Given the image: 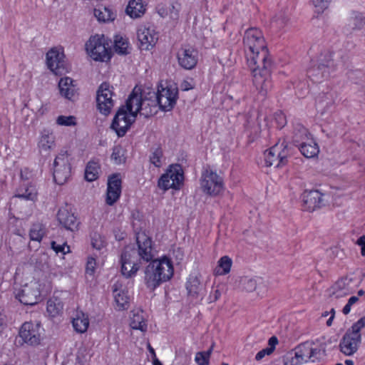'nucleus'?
Returning a JSON list of instances; mask_svg holds the SVG:
<instances>
[{
  "label": "nucleus",
  "mask_w": 365,
  "mask_h": 365,
  "mask_svg": "<svg viewBox=\"0 0 365 365\" xmlns=\"http://www.w3.org/2000/svg\"><path fill=\"white\" fill-rule=\"evenodd\" d=\"M243 43L253 85L261 95L265 96L272 88L273 62L262 31L257 28L247 29Z\"/></svg>",
  "instance_id": "f257e3e1"
},
{
  "label": "nucleus",
  "mask_w": 365,
  "mask_h": 365,
  "mask_svg": "<svg viewBox=\"0 0 365 365\" xmlns=\"http://www.w3.org/2000/svg\"><path fill=\"white\" fill-rule=\"evenodd\" d=\"M173 262L169 257L163 255L152 259L145 267L144 282L147 288L154 291L163 283L170 281L174 275Z\"/></svg>",
  "instance_id": "f03ea898"
},
{
  "label": "nucleus",
  "mask_w": 365,
  "mask_h": 365,
  "mask_svg": "<svg viewBox=\"0 0 365 365\" xmlns=\"http://www.w3.org/2000/svg\"><path fill=\"white\" fill-rule=\"evenodd\" d=\"M337 66L332 58V53L327 50L321 53L316 58H312L310 65L307 68V76L314 83H320L327 78L330 74V70Z\"/></svg>",
  "instance_id": "7ed1b4c3"
},
{
  "label": "nucleus",
  "mask_w": 365,
  "mask_h": 365,
  "mask_svg": "<svg viewBox=\"0 0 365 365\" xmlns=\"http://www.w3.org/2000/svg\"><path fill=\"white\" fill-rule=\"evenodd\" d=\"M292 140L305 158H312L318 155L319 153L318 144L309 130L299 123L294 125Z\"/></svg>",
  "instance_id": "20e7f679"
},
{
  "label": "nucleus",
  "mask_w": 365,
  "mask_h": 365,
  "mask_svg": "<svg viewBox=\"0 0 365 365\" xmlns=\"http://www.w3.org/2000/svg\"><path fill=\"white\" fill-rule=\"evenodd\" d=\"M133 101V97H128L125 105L118 108L113 119L110 127L118 137H123L135 121L137 115L132 105Z\"/></svg>",
  "instance_id": "39448f33"
},
{
  "label": "nucleus",
  "mask_w": 365,
  "mask_h": 365,
  "mask_svg": "<svg viewBox=\"0 0 365 365\" xmlns=\"http://www.w3.org/2000/svg\"><path fill=\"white\" fill-rule=\"evenodd\" d=\"M289 155L288 142L284 138H279L274 145L264 152L265 166L275 168L284 166L288 163Z\"/></svg>",
  "instance_id": "423d86ee"
},
{
  "label": "nucleus",
  "mask_w": 365,
  "mask_h": 365,
  "mask_svg": "<svg viewBox=\"0 0 365 365\" xmlns=\"http://www.w3.org/2000/svg\"><path fill=\"white\" fill-rule=\"evenodd\" d=\"M200 183L202 191L211 197L220 195L225 190L223 178L210 168L202 172Z\"/></svg>",
  "instance_id": "0eeeda50"
},
{
  "label": "nucleus",
  "mask_w": 365,
  "mask_h": 365,
  "mask_svg": "<svg viewBox=\"0 0 365 365\" xmlns=\"http://www.w3.org/2000/svg\"><path fill=\"white\" fill-rule=\"evenodd\" d=\"M87 52L96 61H108L112 57L109 43L104 35H95L91 36L86 44Z\"/></svg>",
  "instance_id": "6e6552de"
},
{
  "label": "nucleus",
  "mask_w": 365,
  "mask_h": 365,
  "mask_svg": "<svg viewBox=\"0 0 365 365\" xmlns=\"http://www.w3.org/2000/svg\"><path fill=\"white\" fill-rule=\"evenodd\" d=\"M184 172L180 164H172L168 166L165 173L158 180V187L166 191L169 189L179 190L183 185Z\"/></svg>",
  "instance_id": "1a4fd4ad"
},
{
  "label": "nucleus",
  "mask_w": 365,
  "mask_h": 365,
  "mask_svg": "<svg viewBox=\"0 0 365 365\" xmlns=\"http://www.w3.org/2000/svg\"><path fill=\"white\" fill-rule=\"evenodd\" d=\"M48 292L38 281H32L23 286L15 294V297L21 304L33 306L38 304L41 300V297Z\"/></svg>",
  "instance_id": "9d476101"
},
{
  "label": "nucleus",
  "mask_w": 365,
  "mask_h": 365,
  "mask_svg": "<svg viewBox=\"0 0 365 365\" xmlns=\"http://www.w3.org/2000/svg\"><path fill=\"white\" fill-rule=\"evenodd\" d=\"M68 157L67 151H61L54 160L53 177L58 185H63L70 178L71 167Z\"/></svg>",
  "instance_id": "9b49d317"
},
{
  "label": "nucleus",
  "mask_w": 365,
  "mask_h": 365,
  "mask_svg": "<svg viewBox=\"0 0 365 365\" xmlns=\"http://www.w3.org/2000/svg\"><path fill=\"white\" fill-rule=\"evenodd\" d=\"M128 97H133L134 110L138 115H143L145 118H149L154 115L157 113V108L158 106L156 100H151L150 98H143L141 92L136 91L135 88Z\"/></svg>",
  "instance_id": "f8f14e48"
},
{
  "label": "nucleus",
  "mask_w": 365,
  "mask_h": 365,
  "mask_svg": "<svg viewBox=\"0 0 365 365\" xmlns=\"http://www.w3.org/2000/svg\"><path fill=\"white\" fill-rule=\"evenodd\" d=\"M41 328V324L39 322H25L19 328V336L27 345L37 346L42 339Z\"/></svg>",
  "instance_id": "ddd939ff"
},
{
  "label": "nucleus",
  "mask_w": 365,
  "mask_h": 365,
  "mask_svg": "<svg viewBox=\"0 0 365 365\" xmlns=\"http://www.w3.org/2000/svg\"><path fill=\"white\" fill-rule=\"evenodd\" d=\"M178 98V89L176 86H158L156 93V101L159 108L163 111L171 110Z\"/></svg>",
  "instance_id": "4468645a"
},
{
  "label": "nucleus",
  "mask_w": 365,
  "mask_h": 365,
  "mask_svg": "<svg viewBox=\"0 0 365 365\" xmlns=\"http://www.w3.org/2000/svg\"><path fill=\"white\" fill-rule=\"evenodd\" d=\"M136 243L138 245L136 255L140 262L149 263L155 258V247L152 238L145 232H139L136 234Z\"/></svg>",
  "instance_id": "2eb2a0df"
},
{
  "label": "nucleus",
  "mask_w": 365,
  "mask_h": 365,
  "mask_svg": "<svg viewBox=\"0 0 365 365\" xmlns=\"http://www.w3.org/2000/svg\"><path fill=\"white\" fill-rule=\"evenodd\" d=\"M121 273L126 278L135 276L139 270L141 262L136 255V251L125 248L120 256Z\"/></svg>",
  "instance_id": "dca6fc26"
},
{
  "label": "nucleus",
  "mask_w": 365,
  "mask_h": 365,
  "mask_svg": "<svg viewBox=\"0 0 365 365\" xmlns=\"http://www.w3.org/2000/svg\"><path fill=\"white\" fill-rule=\"evenodd\" d=\"M137 38L140 43V48L144 51H150L156 45L159 34L153 26L143 24L137 29Z\"/></svg>",
  "instance_id": "f3484780"
},
{
  "label": "nucleus",
  "mask_w": 365,
  "mask_h": 365,
  "mask_svg": "<svg viewBox=\"0 0 365 365\" xmlns=\"http://www.w3.org/2000/svg\"><path fill=\"white\" fill-rule=\"evenodd\" d=\"M113 95V87L109 83L103 82L101 84L96 96L97 108L100 113L105 115L110 113L114 106Z\"/></svg>",
  "instance_id": "a211bd4d"
},
{
  "label": "nucleus",
  "mask_w": 365,
  "mask_h": 365,
  "mask_svg": "<svg viewBox=\"0 0 365 365\" xmlns=\"http://www.w3.org/2000/svg\"><path fill=\"white\" fill-rule=\"evenodd\" d=\"M48 68L56 76H61L68 72L67 63L63 51L53 48L46 53Z\"/></svg>",
  "instance_id": "6ab92c4d"
},
{
  "label": "nucleus",
  "mask_w": 365,
  "mask_h": 365,
  "mask_svg": "<svg viewBox=\"0 0 365 365\" xmlns=\"http://www.w3.org/2000/svg\"><path fill=\"white\" fill-rule=\"evenodd\" d=\"M176 57L180 67L185 70H192L197 64L199 52L196 48L185 45L178 49Z\"/></svg>",
  "instance_id": "aec40b11"
},
{
  "label": "nucleus",
  "mask_w": 365,
  "mask_h": 365,
  "mask_svg": "<svg viewBox=\"0 0 365 365\" xmlns=\"http://www.w3.org/2000/svg\"><path fill=\"white\" fill-rule=\"evenodd\" d=\"M361 343V334H357L349 328L339 342V350L346 356L354 354Z\"/></svg>",
  "instance_id": "412c9836"
},
{
  "label": "nucleus",
  "mask_w": 365,
  "mask_h": 365,
  "mask_svg": "<svg viewBox=\"0 0 365 365\" xmlns=\"http://www.w3.org/2000/svg\"><path fill=\"white\" fill-rule=\"evenodd\" d=\"M122 180L120 173H114L108 177L106 194V203L113 205L121 195Z\"/></svg>",
  "instance_id": "4be33fe9"
},
{
  "label": "nucleus",
  "mask_w": 365,
  "mask_h": 365,
  "mask_svg": "<svg viewBox=\"0 0 365 365\" xmlns=\"http://www.w3.org/2000/svg\"><path fill=\"white\" fill-rule=\"evenodd\" d=\"M58 222L66 230L75 231L78 230V224L77 217L71 211V208L66 205L61 207L56 215Z\"/></svg>",
  "instance_id": "5701e85b"
},
{
  "label": "nucleus",
  "mask_w": 365,
  "mask_h": 365,
  "mask_svg": "<svg viewBox=\"0 0 365 365\" xmlns=\"http://www.w3.org/2000/svg\"><path fill=\"white\" fill-rule=\"evenodd\" d=\"M323 194L317 190H305L302 194V202L305 210L314 211L321 207Z\"/></svg>",
  "instance_id": "b1692460"
},
{
  "label": "nucleus",
  "mask_w": 365,
  "mask_h": 365,
  "mask_svg": "<svg viewBox=\"0 0 365 365\" xmlns=\"http://www.w3.org/2000/svg\"><path fill=\"white\" fill-rule=\"evenodd\" d=\"M61 96L72 101L78 95V87L76 81L69 77L60 79L58 84Z\"/></svg>",
  "instance_id": "393cba45"
},
{
  "label": "nucleus",
  "mask_w": 365,
  "mask_h": 365,
  "mask_svg": "<svg viewBox=\"0 0 365 365\" xmlns=\"http://www.w3.org/2000/svg\"><path fill=\"white\" fill-rule=\"evenodd\" d=\"M114 300L116 304V309L126 310L129 307L130 297L126 289H120L118 284L115 283L113 288Z\"/></svg>",
  "instance_id": "a878e982"
},
{
  "label": "nucleus",
  "mask_w": 365,
  "mask_h": 365,
  "mask_svg": "<svg viewBox=\"0 0 365 365\" xmlns=\"http://www.w3.org/2000/svg\"><path fill=\"white\" fill-rule=\"evenodd\" d=\"M147 4L143 0H130L126 13L133 19L141 17L146 11Z\"/></svg>",
  "instance_id": "bb28decb"
},
{
  "label": "nucleus",
  "mask_w": 365,
  "mask_h": 365,
  "mask_svg": "<svg viewBox=\"0 0 365 365\" xmlns=\"http://www.w3.org/2000/svg\"><path fill=\"white\" fill-rule=\"evenodd\" d=\"M54 146L55 136L49 130H43L38 142V148L40 152H49Z\"/></svg>",
  "instance_id": "cd10ccee"
},
{
  "label": "nucleus",
  "mask_w": 365,
  "mask_h": 365,
  "mask_svg": "<svg viewBox=\"0 0 365 365\" xmlns=\"http://www.w3.org/2000/svg\"><path fill=\"white\" fill-rule=\"evenodd\" d=\"M38 192L35 185L31 184L20 186L17 190L14 197L35 202L37 200Z\"/></svg>",
  "instance_id": "c85d7f7f"
},
{
  "label": "nucleus",
  "mask_w": 365,
  "mask_h": 365,
  "mask_svg": "<svg viewBox=\"0 0 365 365\" xmlns=\"http://www.w3.org/2000/svg\"><path fill=\"white\" fill-rule=\"evenodd\" d=\"M267 125L277 129L283 128L287 123V117L282 110H277L264 118Z\"/></svg>",
  "instance_id": "c756f323"
},
{
  "label": "nucleus",
  "mask_w": 365,
  "mask_h": 365,
  "mask_svg": "<svg viewBox=\"0 0 365 365\" xmlns=\"http://www.w3.org/2000/svg\"><path fill=\"white\" fill-rule=\"evenodd\" d=\"M130 327L133 329L140 330L142 332L147 331L148 325L142 310L133 312L130 319Z\"/></svg>",
  "instance_id": "7c9ffc66"
},
{
  "label": "nucleus",
  "mask_w": 365,
  "mask_h": 365,
  "mask_svg": "<svg viewBox=\"0 0 365 365\" xmlns=\"http://www.w3.org/2000/svg\"><path fill=\"white\" fill-rule=\"evenodd\" d=\"M63 304L61 299L57 297H52L47 301L46 312L51 318L59 316L63 311Z\"/></svg>",
  "instance_id": "2f4dec72"
},
{
  "label": "nucleus",
  "mask_w": 365,
  "mask_h": 365,
  "mask_svg": "<svg viewBox=\"0 0 365 365\" xmlns=\"http://www.w3.org/2000/svg\"><path fill=\"white\" fill-rule=\"evenodd\" d=\"M185 287L189 296L197 298L202 289L200 279L195 275L190 274L187 279Z\"/></svg>",
  "instance_id": "473e14b6"
},
{
  "label": "nucleus",
  "mask_w": 365,
  "mask_h": 365,
  "mask_svg": "<svg viewBox=\"0 0 365 365\" xmlns=\"http://www.w3.org/2000/svg\"><path fill=\"white\" fill-rule=\"evenodd\" d=\"M72 324L75 331L78 333H85L89 327L88 316L83 312L78 313L73 319Z\"/></svg>",
  "instance_id": "72a5a7b5"
},
{
  "label": "nucleus",
  "mask_w": 365,
  "mask_h": 365,
  "mask_svg": "<svg viewBox=\"0 0 365 365\" xmlns=\"http://www.w3.org/2000/svg\"><path fill=\"white\" fill-rule=\"evenodd\" d=\"M232 260L229 256H223L220 258L217 264L214 269V274L217 276L225 275L230 272Z\"/></svg>",
  "instance_id": "f704fd0d"
},
{
  "label": "nucleus",
  "mask_w": 365,
  "mask_h": 365,
  "mask_svg": "<svg viewBox=\"0 0 365 365\" xmlns=\"http://www.w3.org/2000/svg\"><path fill=\"white\" fill-rule=\"evenodd\" d=\"M29 235L31 240L40 242L46 235V227L41 222L33 223Z\"/></svg>",
  "instance_id": "c9c22d12"
},
{
  "label": "nucleus",
  "mask_w": 365,
  "mask_h": 365,
  "mask_svg": "<svg viewBox=\"0 0 365 365\" xmlns=\"http://www.w3.org/2000/svg\"><path fill=\"white\" fill-rule=\"evenodd\" d=\"M101 165L98 162L94 160L89 161L85 169V179L88 182L97 180L99 177Z\"/></svg>",
  "instance_id": "e433bc0d"
},
{
  "label": "nucleus",
  "mask_w": 365,
  "mask_h": 365,
  "mask_svg": "<svg viewBox=\"0 0 365 365\" xmlns=\"http://www.w3.org/2000/svg\"><path fill=\"white\" fill-rule=\"evenodd\" d=\"M365 24V19L361 13L353 11L351 16L349 19L346 33H349V29L358 30L361 29Z\"/></svg>",
  "instance_id": "4c0bfd02"
},
{
  "label": "nucleus",
  "mask_w": 365,
  "mask_h": 365,
  "mask_svg": "<svg viewBox=\"0 0 365 365\" xmlns=\"http://www.w3.org/2000/svg\"><path fill=\"white\" fill-rule=\"evenodd\" d=\"M278 339L275 336H272L268 340V346L262 349L255 355L257 361L262 360L265 356L271 355L275 350L276 346L278 344Z\"/></svg>",
  "instance_id": "58836bf2"
},
{
  "label": "nucleus",
  "mask_w": 365,
  "mask_h": 365,
  "mask_svg": "<svg viewBox=\"0 0 365 365\" xmlns=\"http://www.w3.org/2000/svg\"><path fill=\"white\" fill-rule=\"evenodd\" d=\"M295 352L297 354V357L304 363L310 361L312 356L311 344L306 342L299 345L295 349Z\"/></svg>",
  "instance_id": "ea45409f"
},
{
  "label": "nucleus",
  "mask_w": 365,
  "mask_h": 365,
  "mask_svg": "<svg viewBox=\"0 0 365 365\" xmlns=\"http://www.w3.org/2000/svg\"><path fill=\"white\" fill-rule=\"evenodd\" d=\"M94 15L99 21L106 22L114 19L113 13L105 6H100L94 9Z\"/></svg>",
  "instance_id": "a19ab883"
},
{
  "label": "nucleus",
  "mask_w": 365,
  "mask_h": 365,
  "mask_svg": "<svg viewBox=\"0 0 365 365\" xmlns=\"http://www.w3.org/2000/svg\"><path fill=\"white\" fill-rule=\"evenodd\" d=\"M128 40L120 35H116L114 40V48L116 53L120 54L128 53Z\"/></svg>",
  "instance_id": "79ce46f5"
},
{
  "label": "nucleus",
  "mask_w": 365,
  "mask_h": 365,
  "mask_svg": "<svg viewBox=\"0 0 365 365\" xmlns=\"http://www.w3.org/2000/svg\"><path fill=\"white\" fill-rule=\"evenodd\" d=\"M91 242L93 248L101 250L106 246L105 237L97 232H91L90 235Z\"/></svg>",
  "instance_id": "37998d69"
},
{
  "label": "nucleus",
  "mask_w": 365,
  "mask_h": 365,
  "mask_svg": "<svg viewBox=\"0 0 365 365\" xmlns=\"http://www.w3.org/2000/svg\"><path fill=\"white\" fill-rule=\"evenodd\" d=\"M212 347L206 351H198L195 356V361L198 365H209Z\"/></svg>",
  "instance_id": "c03bdc74"
},
{
  "label": "nucleus",
  "mask_w": 365,
  "mask_h": 365,
  "mask_svg": "<svg viewBox=\"0 0 365 365\" xmlns=\"http://www.w3.org/2000/svg\"><path fill=\"white\" fill-rule=\"evenodd\" d=\"M163 157V150L158 147L151 153L150 155V162L157 168L162 165V158Z\"/></svg>",
  "instance_id": "a18cd8bd"
},
{
  "label": "nucleus",
  "mask_w": 365,
  "mask_h": 365,
  "mask_svg": "<svg viewBox=\"0 0 365 365\" xmlns=\"http://www.w3.org/2000/svg\"><path fill=\"white\" fill-rule=\"evenodd\" d=\"M331 0H311L314 12L318 15L322 14L329 7Z\"/></svg>",
  "instance_id": "49530a36"
},
{
  "label": "nucleus",
  "mask_w": 365,
  "mask_h": 365,
  "mask_svg": "<svg viewBox=\"0 0 365 365\" xmlns=\"http://www.w3.org/2000/svg\"><path fill=\"white\" fill-rule=\"evenodd\" d=\"M56 123L58 125L72 126L76 125V118L73 115H59L56 118Z\"/></svg>",
  "instance_id": "de8ad7c7"
},
{
  "label": "nucleus",
  "mask_w": 365,
  "mask_h": 365,
  "mask_svg": "<svg viewBox=\"0 0 365 365\" xmlns=\"http://www.w3.org/2000/svg\"><path fill=\"white\" fill-rule=\"evenodd\" d=\"M111 160L117 165H120L125 162V158L124 157L123 150L120 147H115L113 149Z\"/></svg>",
  "instance_id": "09e8293b"
},
{
  "label": "nucleus",
  "mask_w": 365,
  "mask_h": 365,
  "mask_svg": "<svg viewBox=\"0 0 365 365\" xmlns=\"http://www.w3.org/2000/svg\"><path fill=\"white\" fill-rule=\"evenodd\" d=\"M51 247L56 254L61 253L63 255H65L66 254L71 252L70 246L67 245L66 242H64L61 245H58L56 242L51 241Z\"/></svg>",
  "instance_id": "8fccbe9b"
},
{
  "label": "nucleus",
  "mask_w": 365,
  "mask_h": 365,
  "mask_svg": "<svg viewBox=\"0 0 365 365\" xmlns=\"http://www.w3.org/2000/svg\"><path fill=\"white\" fill-rule=\"evenodd\" d=\"M303 362L297 357V354L294 351V354L290 353L284 358V365H300Z\"/></svg>",
  "instance_id": "3c124183"
},
{
  "label": "nucleus",
  "mask_w": 365,
  "mask_h": 365,
  "mask_svg": "<svg viewBox=\"0 0 365 365\" xmlns=\"http://www.w3.org/2000/svg\"><path fill=\"white\" fill-rule=\"evenodd\" d=\"M96 259L92 256L88 257L86 264V274L93 276L96 272Z\"/></svg>",
  "instance_id": "603ef678"
},
{
  "label": "nucleus",
  "mask_w": 365,
  "mask_h": 365,
  "mask_svg": "<svg viewBox=\"0 0 365 365\" xmlns=\"http://www.w3.org/2000/svg\"><path fill=\"white\" fill-rule=\"evenodd\" d=\"M312 356L310 357V361L315 362L319 361L324 355V350L322 349L319 346H312L311 345Z\"/></svg>",
  "instance_id": "864d4df0"
},
{
  "label": "nucleus",
  "mask_w": 365,
  "mask_h": 365,
  "mask_svg": "<svg viewBox=\"0 0 365 365\" xmlns=\"http://www.w3.org/2000/svg\"><path fill=\"white\" fill-rule=\"evenodd\" d=\"M365 328V315L361 317L357 322L354 323L351 329L357 334H361L362 329Z\"/></svg>",
  "instance_id": "5fc2aeb1"
},
{
  "label": "nucleus",
  "mask_w": 365,
  "mask_h": 365,
  "mask_svg": "<svg viewBox=\"0 0 365 365\" xmlns=\"http://www.w3.org/2000/svg\"><path fill=\"white\" fill-rule=\"evenodd\" d=\"M329 314H331V316L328 319V320L327 321V323H326L328 327H331L332 325V322H333V320L335 317V309L334 308H332V309H331V310L329 312L325 311L322 314V317H326L329 316Z\"/></svg>",
  "instance_id": "6e6d98bb"
},
{
  "label": "nucleus",
  "mask_w": 365,
  "mask_h": 365,
  "mask_svg": "<svg viewBox=\"0 0 365 365\" xmlns=\"http://www.w3.org/2000/svg\"><path fill=\"white\" fill-rule=\"evenodd\" d=\"M356 244L361 246V254L365 256V235L361 236L356 242Z\"/></svg>",
  "instance_id": "4d7b16f0"
},
{
  "label": "nucleus",
  "mask_w": 365,
  "mask_h": 365,
  "mask_svg": "<svg viewBox=\"0 0 365 365\" xmlns=\"http://www.w3.org/2000/svg\"><path fill=\"white\" fill-rule=\"evenodd\" d=\"M6 326V317L3 313V311L0 309V333L2 332L5 327Z\"/></svg>",
  "instance_id": "13d9d810"
},
{
  "label": "nucleus",
  "mask_w": 365,
  "mask_h": 365,
  "mask_svg": "<svg viewBox=\"0 0 365 365\" xmlns=\"http://www.w3.org/2000/svg\"><path fill=\"white\" fill-rule=\"evenodd\" d=\"M180 86L182 91H189L193 88L192 84L188 81H183Z\"/></svg>",
  "instance_id": "bf43d9fd"
},
{
  "label": "nucleus",
  "mask_w": 365,
  "mask_h": 365,
  "mask_svg": "<svg viewBox=\"0 0 365 365\" xmlns=\"http://www.w3.org/2000/svg\"><path fill=\"white\" fill-rule=\"evenodd\" d=\"M220 297H221V293H220V290L215 289L213 293V296L212 297L211 295L210 296V298L211 299L210 302H216L217 300H218L220 299Z\"/></svg>",
  "instance_id": "052dcab7"
},
{
  "label": "nucleus",
  "mask_w": 365,
  "mask_h": 365,
  "mask_svg": "<svg viewBox=\"0 0 365 365\" xmlns=\"http://www.w3.org/2000/svg\"><path fill=\"white\" fill-rule=\"evenodd\" d=\"M351 306L350 304H349L348 303H346V304L344 307L343 309H342V312L344 315H347L348 314H349L350 311H351Z\"/></svg>",
  "instance_id": "680f3d73"
},
{
  "label": "nucleus",
  "mask_w": 365,
  "mask_h": 365,
  "mask_svg": "<svg viewBox=\"0 0 365 365\" xmlns=\"http://www.w3.org/2000/svg\"><path fill=\"white\" fill-rule=\"evenodd\" d=\"M359 301V298L358 297H356V296H352L351 297L349 300H348V304H350L351 306H352L353 304H354L355 303H356L357 302Z\"/></svg>",
  "instance_id": "e2e57ef3"
},
{
  "label": "nucleus",
  "mask_w": 365,
  "mask_h": 365,
  "mask_svg": "<svg viewBox=\"0 0 365 365\" xmlns=\"http://www.w3.org/2000/svg\"><path fill=\"white\" fill-rule=\"evenodd\" d=\"M345 364L346 365H354V362L352 360H350V359H346L345 361Z\"/></svg>",
  "instance_id": "0e129e2a"
},
{
  "label": "nucleus",
  "mask_w": 365,
  "mask_h": 365,
  "mask_svg": "<svg viewBox=\"0 0 365 365\" xmlns=\"http://www.w3.org/2000/svg\"><path fill=\"white\" fill-rule=\"evenodd\" d=\"M153 365H163V364L158 359H155L153 361Z\"/></svg>",
  "instance_id": "69168bd1"
},
{
  "label": "nucleus",
  "mask_w": 365,
  "mask_h": 365,
  "mask_svg": "<svg viewBox=\"0 0 365 365\" xmlns=\"http://www.w3.org/2000/svg\"><path fill=\"white\" fill-rule=\"evenodd\" d=\"M364 293H365V292H364L362 289H360L358 291L359 296H362Z\"/></svg>",
  "instance_id": "338daca9"
},
{
  "label": "nucleus",
  "mask_w": 365,
  "mask_h": 365,
  "mask_svg": "<svg viewBox=\"0 0 365 365\" xmlns=\"http://www.w3.org/2000/svg\"><path fill=\"white\" fill-rule=\"evenodd\" d=\"M148 347H149L150 351L155 354V351H154V349L151 347V346H150V344L148 345Z\"/></svg>",
  "instance_id": "774afa93"
}]
</instances>
